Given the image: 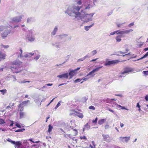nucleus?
<instances>
[{"instance_id":"14","label":"nucleus","mask_w":148,"mask_h":148,"mask_svg":"<svg viewBox=\"0 0 148 148\" xmlns=\"http://www.w3.org/2000/svg\"><path fill=\"white\" fill-rule=\"evenodd\" d=\"M22 50L21 49H20L17 51L16 52V54L17 55V56L18 57L22 58H23V56L22 55Z\"/></svg>"},{"instance_id":"54","label":"nucleus","mask_w":148,"mask_h":148,"mask_svg":"<svg viewBox=\"0 0 148 148\" xmlns=\"http://www.w3.org/2000/svg\"><path fill=\"white\" fill-rule=\"evenodd\" d=\"M83 99H84L85 100L84 101H82V102H84L88 99V98L87 97H84L83 98Z\"/></svg>"},{"instance_id":"61","label":"nucleus","mask_w":148,"mask_h":148,"mask_svg":"<svg viewBox=\"0 0 148 148\" xmlns=\"http://www.w3.org/2000/svg\"><path fill=\"white\" fill-rule=\"evenodd\" d=\"M89 57H90L88 55H87L83 58L85 60L87 58H89Z\"/></svg>"},{"instance_id":"27","label":"nucleus","mask_w":148,"mask_h":148,"mask_svg":"<svg viewBox=\"0 0 148 148\" xmlns=\"http://www.w3.org/2000/svg\"><path fill=\"white\" fill-rule=\"evenodd\" d=\"M94 25V23H93L91 25L88 26H85L84 27V29L86 31H88L89 29L92 27L93 25Z\"/></svg>"},{"instance_id":"48","label":"nucleus","mask_w":148,"mask_h":148,"mask_svg":"<svg viewBox=\"0 0 148 148\" xmlns=\"http://www.w3.org/2000/svg\"><path fill=\"white\" fill-rule=\"evenodd\" d=\"M108 110L109 111H110L112 112L114 114H116L115 112H114V110H111V109H110V108H108Z\"/></svg>"},{"instance_id":"46","label":"nucleus","mask_w":148,"mask_h":148,"mask_svg":"<svg viewBox=\"0 0 148 148\" xmlns=\"http://www.w3.org/2000/svg\"><path fill=\"white\" fill-rule=\"evenodd\" d=\"M97 53V51L96 50H94L92 52V53L93 55H94Z\"/></svg>"},{"instance_id":"23","label":"nucleus","mask_w":148,"mask_h":148,"mask_svg":"<svg viewBox=\"0 0 148 148\" xmlns=\"http://www.w3.org/2000/svg\"><path fill=\"white\" fill-rule=\"evenodd\" d=\"M75 112L77 114H76V115L79 118L82 119L84 115L82 113L78 112Z\"/></svg>"},{"instance_id":"32","label":"nucleus","mask_w":148,"mask_h":148,"mask_svg":"<svg viewBox=\"0 0 148 148\" xmlns=\"http://www.w3.org/2000/svg\"><path fill=\"white\" fill-rule=\"evenodd\" d=\"M53 128L52 126H51L50 124L49 125V128L48 129V132L50 133L52 131V130Z\"/></svg>"},{"instance_id":"18","label":"nucleus","mask_w":148,"mask_h":148,"mask_svg":"<svg viewBox=\"0 0 148 148\" xmlns=\"http://www.w3.org/2000/svg\"><path fill=\"white\" fill-rule=\"evenodd\" d=\"M58 27L57 26H55L53 31L51 32V35L52 36H54L56 34L58 30Z\"/></svg>"},{"instance_id":"31","label":"nucleus","mask_w":148,"mask_h":148,"mask_svg":"<svg viewBox=\"0 0 148 148\" xmlns=\"http://www.w3.org/2000/svg\"><path fill=\"white\" fill-rule=\"evenodd\" d=\"M5 56V55L3 53H1L0 52V58L4 59Z\"/></svg>"},{"instance_id":"59","label":"nucleus","mask_w":148,"mask_h":148,"mask_svg":"<svg viewBox=\"0 0 148 148\" xmlns=\"http://www.w3.org/2000/svg\"><path fill=\"white\" fill-rule=\"evenodd\" d=\"M47 87V85L46 84H45V86H44L42 88H41L40 89H39V88H38V89L40 90H41L42 89L44 88H46V87Z\"/></svg>"},{"instance_id":"12","label":"nucleus","mask_w":148,"mask_h":148,"mask_svg":"<svg viewBox=\"0 0 148 148\" xmlns=\"http://www.w3.org/2000/svg\"><path fill=\"white\" fill-rule=\"evenodd\" d=\"M133 30L132 29H130L128 30H120V32L119 33V34H121V35H123L125 34H128L129 33L131 32H132Z\"/></svg>"},{"instance_id":"37","label":"nucleus","mask_w":148,"mask_h":148,"mask_svg":"<svg viewBox=\"0 0 148 148\" xmlns=\"http://www.w3.org/2000/svg\"><path fill=\"white\" fill-rule=\"evenodd\" d=\"M14 106V103H10L9 105L6 108V109H8V108H11V107H12Z\"/></svg>"},{"instance_id":"47","label":"nucleus","mask_w":148,"mask_h":148,"mask_svg":"<svg viewBox=\"0 0 148 148\" xmlns=\"http://www.w3.org/2000/svg\"><path fill=\"white\" fill-rule=\"evenodd\" d=\"M143 73L145 75H148V71H143Z\"/></svg>"},{"instance_id":"40","label":"nucleus","mask_w":148,"mask_h":148,"mask_svg":"<svg viewBox=\"0 0 148 148\" xmlns=\"http://www.w3.org/2000/svg\"><path fill=\"white\" fill-rule=\"evenodd\" d=\"M18 82L19 83L22 84V83H27V82L29 83V82H30L29 81H25L24 80L23 81H18Z\"/></svg>"},{"instance_id":"22","label":"nucleus","mask_w":148,"mask_h":148,"mask_svg":"<svg viewBox=\"0 0 148 148\" xmlns=\"http://www.w3.org/2000/svg\"><path fill=\"white\" fill-rule=\"evenodd\" d=\"M120 32V30H116L113 32H112L110 33V35H113L115 34L117 35H121V34H119V33Z\"/></svg>"},{"instance_id":"34","label":"nucleus","mask_w":148,"mask_h":148,"mask_svg":"<svg viewBox=\"0 0 148 148\" xmlns=\"http://www.w3.org/2000/svg\"><path fill=\"white\" fill-rule=\"evenodd\" d=\"M115 105H117V106L119 107H121V109L122 110L125 109L126 110H128V109L126 108L125 107L123 106H122L120 105H118L117 104H116V103H115Z\"/></svg>"},{"instance_id":"29","label":"nucleus","mask_w":148,"mask_h":148,"mask_svg":"<svg viewBox=\"0 0 148 148\" xmlns=\"http://www.w3.org/2000/svg\"><path fill=\"white\" fill-rule=\"evenodd\" d=\"M21 108L20 110V118L21 119L23 118L25 115V114L24 112H21Z\"/></svg>"},{"instance_id":"19","label":"nucleus","mask_w":148,"mask_h":148,"mask_svg":"<svg viewBox=\"0 0 148 148\" xmlns=\"http://www.w3.org/2000/svg\"><path fill=\"white\" fill-rule=\"evenodd\" d=\"M123 35H119L117 36L115 38L116 41L118 42H120L121 40V38L123 36Z\"/></svg>"},{"instance_id":"1","label":"nucleus","mask_w":148,"mask_h":148,"mask_svg":"<svg viewBox=\"0 0 148 148\" xmlns=\"http://www.w3.org/2000/svg\"><path fill=\"white\" fill-rule=\"evenodd\" d=\"M75 3L69 5L65 12V13L71 17H74L78 20L80 19L84 22H87L92 20V17L95 13L90 14H84L79 12L82 8V0H74Z\"/></svg>"},{"instance_id":"25","label":"nucleus","mask_w":148,"mask_h":148,"mask_svg":"<svg viewBox=\"0 0 148 148\" xmlns=\"http://www.w3.org/2000/svg\"><path fill=\"white\" fill-rule=\"evenodd\" d=\"M102 101L103 102L109 103L111 102V99H110L107 98L103 99L102 100Z\"/></svg>"},{"instance_id":"33","label":"nucleus","mask_w":148,"mask_h":148,"mask_svg":"<svg viewBox=\"0 0 148 148\" xmlns=\"http://www.w3.org/2000/svg\"><path fill=\"white\" fill-rule=\"evenodd\" d=\"M126 51L125 52H122L121 51H118V53H121V54H124L125 53H127V52L129 50L128 49H126Z\"/></svg>"},{"instance_id":"38","label":"nucleus","mask_w":148,"mask_h":148,"mask_svg":"<svg viewBox=\"0 0 148 148\" xmlns=\"http://www.w3.org/2000/svg\"><path fill=\"white\" fill-rule=\"evenodd\" d=\"M25 129H18L17 130H16L15 132H23V131H25Z\"/></svg>"},{"instance_id":"53","label":"nucleus","mask_w":148,"mask_h":148,"mask_svg":"<svg viewBox=\"0 0 148 148\" xmlns=\"http://www.w3.org/2000/svg\"><path fill=\"white\" fill-rule=\"evenodd\" d=\"M97 118L96 117L94 120H93L92 121V122L93 123H96L97 122Z\"/></svg>"},{"instance_id":"45","label":"nucleus","mask_w":148,"mask_h":148,"mask_svg":"<svg viewBox=\"0 0 148 148\" xmlns=\"http://www.w3.org/2000/svg\"><path fill=\"white\" fill-rule=\"evenodd\" d=\"M89 108L90 109L95 110V108L94 106H89Z\"/></svg>"},{"instance_id":"20","label":"nucleus","mask_w":148,"mask_h":148,"mask_svg":"<svg viewBox=\"0 0 148 148\" xmlns=\"http://www.w3.org/2000/svg\"><path fill=\"white\" fill-rule=\"evenodd\" d=\"M75 72L74 70H71L69 73V75L70 76V79L72 78L74 75L75 74Z\"/></svg>"},{"instance_id":"35","label":"nucleus","mask_w":148,"mask_h":148,"mask_svg":"<svg viewBox=\"0 0 148 148\" xmlns=\"http://www.w3.org/2000/svg\"><path fill=\"white\" fill-rule=\"evenodd\" d=\"M40 56L39 54L37 55L34 58V59L36 60H38L40 57Z\"/></svg>"},{"instance_id":"44","label":"nucleus","mask_w":148,"mask_h":148,"mask_svg":"<svg viewBox=\"0 0 148 148\" xmlns=\"http://www.w3.org/2000/svg\"><path fill=\"white\" fill-rule=\"evenodd\" d=\"M5 123L4 120L2 119H0V124H3Z\"/></svg>"},{"instance_id":"21","label":"nucleus","mask_w":148,"mask_h":148,"mask_svg":"<svg viewBox=\"0 0 148 148\" xmlns=\"http://www.w3.org/2000/svg\"><path fill=\"white\" fill-rule=\"evenodd\" d=\"M106 120V119H103L99 120L98 121V124L101 125L103 124Z\"/></svg>"},{"instance_id":"13","label":"nucleus","mask_w":148,"mask_h":148,"mask_svg":"<svg viewBox=\"0 0 148 148\" xmlns=\"http://www.w3.org/2000/svg\"><path fill=\"white\" fill-rule=\"evenodd\" d=\"M8 80H11L12 82H15L17 80L16 76L13 75H10L8 77Z\"/></svg>"},{"instance_id":"43","label":"nucleus","mask_w":148,"mask_h":148,"mask_svg":"<svg viewBox=\"0 0 148 148\" xmlns=\"http://www.w3.org/2000/svg\"><path fill=\"white\" fill-rule=\"evenodd\" d=\"M15 125L18 128H21V126L20 125L19 123L16 122Z\"/></svg>"},{"instance_id":"52","label":"nucleus","mask_w":148,"mask_h":148,"mask_svg":"<svg viewBox=\"0 0 148 148\" xmlns=\"http://www.w3.org/2000/svg\"><path fill=\"white\" fill-rule=\"evenodd\" d=\"M125 23H122V24H116V25H117V26L118 27H121L122 25L123 24Z\"/></svg>"},{"instance_id":"11","label":"nucleus","mask_w":148,"mask_h":148,"mask_svg":"<svg viewBox=\"0 0 148 148\" xmlns=\"http://www.w3.org/2000/svg\"><path fill=\"white\" fill-rule=\"evenodd\" d=\"M119 62V60L108 61L104 63V65L105 66H108L112 64H115Z\"/></svg>"},{"instance_id":"56","label":"nucleus","mask_w":148,"mask_h":148,"mask_svg":"<svg viewBox=\"0 0 148 148\" xmlns=\"http://www.w3.org/2000/svg\"><path fill=\"white\" fill-rule=\"evenodd\" d=\"M90 77H85L84 78H83L82 79H83V80L84 81H86Z\"/></svg>"},{"instance_id":"60","label":"nucleus","mask_w":148,"mask_h":148,"mask_svg":"<svg viewBox=\"0 0 148 148\" xmlns=\"http://www.w3.org/2000/svg\"><path fill=\"white\" fill-rule=\"evenodd\" d=\"M109 127V125H106L105 126V129H108Z\"/></svg>"},{"instance_id":"55","label":"nucleus","mask_w":148,"mask_h":148,"mask_svg":"<svg viewBox=\"0 0 148 148\" xmlns=\"http://www.w3.org/2000/svg\"><path fill=\"white\" fill-rule=\"evenodd\" d=\"M1 92L2 93H5L6 91V90L5 89V90H0Z\"/></svg>"},{"instance_id":"9","label":"nucleus","mask_w":148,"mask_h":148,"mask_svg":"<svg viewBox=\"0 0 148 148\" xmlns=\"http://www.w3.org/2000/svg\"><path fill=\"white\" fill-rule=\"evenodd\" d=\"M11 32V30L10 29L5 30L1 34V37L3 38L6 37Z\"/></svg>"},{"instance_id":"16","label":"nucleus","mask_w":148,"mask_h":148,"mask_svg":"<svg viewBox=\"0 0 148 148\" xmlns=\"http://www.w3.org/2000/svg\"><path fill=\"white\" fill-rule=\"evenodd\" d=\"M68 76V74L67 73H66L62 75H58L57 77H59L61 78H67Z\"/></svg>"},{"instance_id":"5","label":"nucleus","mask_w":148,"mask_h":148,"mask_svg":"<svg viewBox=\"0 0 148 148\" xmlns=\"http://www.w3.org/2000/svg\"><path fill=\"white\" fill-rule=\"evenodd\" d=\"M134 71V69L130 67H126L123 69V71L121 72V75H119L120 77H125V76H124L125 74L128 73L130 72H132Z\"/></svg>"},{"instance_id":"17","label":"nucleus","mask_w":148,"mask_h":148,"mask_svg":"<svg viewBox=\"0 0 148 148\" xmlns=\"http://www.w3.org/2000/svg\"><path fill=\"white\" fill-rule=\"evenodd\" d=\"M53 46H55L57 48H60L61 47V43L60 42H56L51 44Z\"/></svg>"},{"instance_id":"26","label":"nucleus","mask_w":148,"mask_h":148,"mask_svg":"<svg viewBox=\"0 0 148 148\" xmlns=\"http://www.w3.org/2000/svg\"><path fill=\"white\" fill-rule=\"evenodd\" d=\"M8 27V26H0V32L3 31L4 29H7Z\"/></svg>"},{"instance_id":"10","label":"nucleus","mask_w":148,"mask_h":148,"mask_svg":"<svg viewBox=\"0 0 148 148\" xmlns=\"http://www.w3.org/2000/svg\"><path fill=\"white\" fill-rule=\"evenodd\" d=\"M130 139V137H120L119 138V140L120 141L123 143H128Z\"/></svg>"},{"instance_id":"41","label":"nucleus","mask_w":148,"mask_h":148,"mask_svg":"<svg viewBox=\"0 0 148 148\" xmlns=\"http://www.w3.org/2000/svg\"><path fill=\"white\" fill-rule=\"evenodd\" d=\"M1 46H2L5 49L8 48L9 47V46L8 45H4L2 44L1 45Z\"/></svg>"},{"instance_id":"7","label":"nucleus","mask_w":148,"mask_h":148,"mask_svg":"<svg viewBox=\"0 0 148 148\" xmlns=\"http://www.w3.org/2000/svg\"><path fill=\"white\" fill-rule=\"evenodd\" d=\"M102 67V66L99 67H97L93 70L92 71L90 72H89V73L86 76V77H88V76L90 75L92 77H93L95 75V74H94L96 72H97L99 71V70Z\"/></svg>"},{"instance_id":"39","label":"nucleus","mask_w":148,"mask_h":148,"mask_svg":"<svg viewBox=\"0 0 148 148\" xmlns=\"http://www.w3.org/2000/svg\"><path fill=\"white\" fill-rule=\"evenodd\" d=\"M82 80V79H77L74 81L75 83H77L80 82Z\"/></svg>"},{"instance_id":"28","label":"nucleus","mask_w":148,"mask_h":148,"mask_svg":"<svg viewBox=\"0 0 148 148\" xmlns=\"http://www.w3.org/2000/svg\"><path fill=\"white\" fill-rule=\"evenodd\" d=\"M34 21V19L32 17L28 18L27 19V22L29 23Z\"/></svg>"},{"instance_id":"62","label":"nucleus","mask_w":148,"mask_h":148,"mask_svg":"<svg viewBox=\"0 0 148 148\" xmlns=\"http://www.w3.org/2000/svg\"><path fill=\"white\" fill-rule=\"evenodd\" d=\"M10 121L11 122V123L10 125V126H12L14 124V121Z\"/></svg>"},{"instance_id":"24","label":"nucleus","mask_w":148,"mask_h":148,"mask_svg":"<svg viewBox=\"0 0 148 148\" xmlns=\"http://www.w3.org/2000/svg\"><path fill=\"white\" fill-rule=\"evenodd\" d=\"M90 128V126L89 125L88 123H87L86 125L84 126V127L83 128V131H84V130H88Z\"/></svg>"},{"instance_id":"36","label":"nucleus","mask_w":148,"mask_h":148,"mask_svg":"<svg viewBox=\"0 0 148 148\" xmlns=\"http://www.w3.org/2000/svg\"><path fill=\"white\" fill-rule=\"evenodd\" d=\"M29 102V101L28 100L26 101H23L21 103L23 105V106L26 105L27 103Z\"/></svg>"},{"instance_id":"8","label":"nucleus","mask_w":148,"mask_h":148,"mask_svg":"<svg viewBox=\"0 0 148 148\" xmlns=\"http://www.w3.org/2000/svg\"><path fill=\"white\" fill-rule=\"evenodd\" d=\"M102 136L104 140L108 143L110 142L112 140V138L110 137L108 135L102 134Z\"/></svg>"},{"instance_id":"2","label":"nucleus","mask_w":148,"mask_h":148,"mask_svg":"<svg viewBox=\"0 0 148 148\" xmlns=\"http://www.w3.org/2000/svg\"><path fill=\"white\" fill-rule=\"evenodd\" d=\"M12 66L10 67V69L13 73H17L19 72L20 71L18 68L21 65L22 62L18 60H16L12 62Z\"/></svg>"},{"instance_id":"51","label":"nucleus","mask_w":148,"mask_h":148,"mask_svg":"<svg viewBox=\"0 0 148 148\" xmlns=\"http://www.w3.org/2000/svg\"><path fill=\"white\" fill-rule=\"evenodd\" d=\"M23 105L22 104V103H21L18 106V108H23Z\"/></svg>"},{"instance_id":"49","label":"nucleus","mask_w":148,"mask_h":148,"mask_svg":"<svg viewBox=\"0 0 148 148\" xmlns=\"http://www.w3.org/2000/svg\"><path fill=\"white\" fill-rule=\"evenodd\" d=\"M84 60V58H81L78 59L77 60V62H80V61H83Z\"/></svg>"},{"instance_id":"57","label":"nucleus","mask_w":148,"mask_h":148,"mask_svg":"<svg viewBox=\"0 0 148 148\" xmlns=\"http://www.w3.org/2000/svg\"><path fill=\"white\" fill-rule=\"evenodd\" d=\"M134 25V23H130V24L128 26L129 27H131L133 25Z\"/></svg>"},{"instance_id":"6","label":"nucleus","mask_w":148,"mask_h":148,"mask_svg":"<svg viewBox=\"0 0 148 148\" xmlns=\"http://www.w3.org/2000/svg\"><path fill=\"white\" fill-rule=\"evenodd\" d=\"M23 16H24L23 15H21L17 16L12 18L11 19V21H10V22L12 23H18L21 21V19Z\"/></svg>"},{"instance_id":"42","label":"nucleus","mask_w":148,"mask_h":148,"mask_svg":"<svg viewBox=\"0 0 148 148\" xmlns=\"http://www.w3.org/2000/svg\"><path fill=\"white\" fill-rule=\"evenodd\" d=\"M15 145L16 146H19L21 145V143L19 141L16 142Z\"/></svg>"},{"instance_id":"15","label":"nucleus","mask_w":148,"mask_h":148,"mask_svg":"<svg viewBox=\"0 0 148 148\" xmlns=\"http://www.w3.org/2000/svg\"><path fill=\"white\" fill-rule=\"evenodd\" d=\"M34 54V53H26L25 54H24L23 57L25 58H29Z\"/></svg>"},{"instance_id":"3","label":"nucleus","mask_w":148,"mask_h":148,"mask_svg":"<svg viewBox=\"0 0 148 148\" xmlns=\"http://www.w3.org/2000/svg\"><path fill=\"white\" fill-rule=\"evenodd\" d=\"M23 30L25 31L26 39L28 40L29 41L33 42L35 40V38L34 33V31L33 29L26 30L24 28L22 29Z\"/></svg>"},{"instance_id":"50","label":"nucleus","mask_w":148,"mask_h":148,"mask_svg":"<svg viewBox=\"0 0 148 148\" xmlns=\"http://www.w3.org/2000/svg\"><path fill=\"white\" fill-rule=\"evenodd\" d=\"M80 138L81 139H84L85 140L86 139V136H81L80 137Z\"/></svg>"},{"instance_id":"4","label":"nucleus","mask_w":148,"mask_h":148,"mask_svg":"<svg viewBox=\"0 0 148 148\" xmlns=\"http://www.w3.org/2000/svg\"><path fill=\"white\" fill-rule=\"evenodd\" d=\"M96 0H87L86 2H85L84 4L85 8L83 9H82L80 12H82L85 14L86 13V10H89L93 7L92 3H94V1Z\"/></svg>"},{"instance_id":"63","label":"nucleus","mask_w":148,"mask_h":148,"mask_svg":"<svg viewBox=\"0 0 148 148\" xmlns=\"http://www.w3.org/2000/svg\"><path fill=\"white\" fill-rule=\"evenodd\" d=\"M61 101H59L57 105V106L59 107L60 105Z\"/></svg>"},{"instance_id":"30","label":"nucleus","mask_w":148,"mask_h":148,"mask_svg":"<svg viewBox=\"0 0 148 148\" xmlns=\"http://www.w3.org/2000/svg\"><path fill=\"white\" fill-rule=\"evenodd\" d=\"M148 56V52H147L145 55H144V56L141 57V58L138 59L137 60H142L144 58H145L146 57H147Z\"/></svg>"},{"instance_id":"58","label":"nucleus","mask_w":148,"mask_h":148,"mask_svg":"<svg viewBox=\"0 0 148 148\" xmlns=\"http://www.w3.org/2000/svg\"><path fill=\"white\" fill-rule=\"evenodd\" d=\"M145 99L147 101H148V95L145 96Z\"/></svg>"},{"instance_id":"64","label":"nucleus","mask_w":148,"mask_h":148,"mask_svg":"<svg viewBox=\"0 0 148 148\" xmlns=\"http://www.w3.org/2000/svg\"><path fill=\"white\" fill-rule=\"evenodd\" d=\"M136 107L138 108H140V106L139 105V103H137V105H136Z\"/></svg>"}]
</instances>
